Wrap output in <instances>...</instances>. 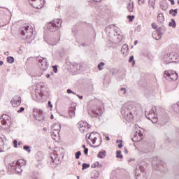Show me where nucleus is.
I'll return each mask as SVG.
<instances>
[{
	"label": "nucleus",
	"instance_id": "1",
	"mask_svg": "<svg viewBox=\"0 0 179 179\" xmlns=\"http://www.w3.org/2000/svg\"><path fill=\"white\" fill-rule=\"evenodd\" d=\"M137 108L133 102L125 103L121 109V114L126 121H132L134 120V113H136Z\"/></svg>",
	"mask_w": 179,
	"mask_h": 179
},
{
	"label": "nucleus",
	"instance_id": "2",
	"mask_svg": "<svg viewBox=\"0 0 179 179\" xmlns=\"http://www.w3.org/2000/svg\"><path fill=\"white\" fill-rule=\"evenodd\" d=\"M106 34L112 38V40H115L117 43H120L122 41V33H119L117 31V27L115 25H109L106 27Z\"/></svg>",
	"mask_w": 179,
	"mask_h": 179
},
{
	"label": "nucleus",
	"instance_id": "3",
	"mask_svg": "<svg viewBox=\"0 0 179 179\" xmlns=\"http://www.w3.org/2000/svg\"><path fill=\"white\" fill-rule=\"evenodd\" d=\"M152 166L154 170L160 171L161 173H166L167 171V166L163 161L160 160L157 157H154L152 159Z\"/></svg>",
	"mask_w": 179,
	"mask_h": 179
},
{
	"label": "nucleus",
	"instance_id": "4",
	"mask_svg": "<svg viewBox=\"0 0 179 179\" xmlns=\"http://www.w3.org/2000/svg\"><path fill=\"white\" fill-rule=\"evenodd\" d=\"M145 117L150 120L152 124L157 122V117L156 116V106H152L149 110L146 108L145 111Z\"/></svg>",
	"mask_w": 179,
	"mask_h": 179
},
{
	"label": "nucleus",
	"instance_id": "5",
	"mask_svg": "<svg viewBox=\"0 0 179 179\" xmlns=\"http://www.w3.org/2000/svg\"><path fill=\"white\" fill-rule=\"evenodd\" d=\"M20 33L21 36H22L24 40H27V38H30V37L33 36V29L29 25L22 27L20 29Z\"/></svg>",
	"mask_w": 179,
	"mask_h": 179
},
{
	"label": "nucleus",
	"instance_id": "6",
	"mask_svg": "<svg viewBox=\"0 0 179 179\" xmlns=\"http://www.w3.org/2000/svg\"><path fill=\"white\" fill-rule=\"evenodd\" d=\"M61 24H62V20L57 19L47 24L48 30H49V31H57V30H59Z\"/></svg>",
	"mask_w": 179,
	"mask_h": 179
},
{
	"label": "nucleus",
	"instance_id": "7",
	"mask_svg": "<svg viewBox=\"0 0 179 179\" xmlns=\"http://www.w3.org/2000/svg\"><path fill=\"white\" fill-rule=\"evenodd\" d=\"M164 76L168 80H177L178 79V74L173 70H166L164 72Z\"/></svg>",
	"mask_w": 179,
	"mask_h": 179
},
{
	"label": "nucleus",
	"instance_id": "8",
	"mask_svg": "<svg viewBox=\"0 0 179 179\" xmlns=\"http://www.w3.org/2000/svg\"><path fill=\"white\" fill-rule=\"evenodd\" d=\"M61 131V124L56 123L53 124L52 127V133L51 136L54 141L57 139V138H59V132Z\"/></svg>",
	"mask_w": 179,
	"mask_h": 179
},
{
	"label": "nucleus",
	"instance_id": "9",
	"mask_svg": "<svg viewBox=\"0 0 179 179\" xmlns=\"http://www.w3.org/2000/svg\"><path fill=\"white\" fill-rule=\"evenodd\" d=\"M34 117L37 121H41L42 122L45 121V117L44 116V113L43 110L41 109H34Z\"/></svg>",
	"mask_w": 179,
	"mask_h": 179
},
{
	"label": "nucleus",
	"instance_id": "10",
	"mask_svg": "<svg viewBox=\"0 0 179 179\" xmlns=\"http://www.w3.org/2000/svg\"><path fill=\"white\" fill-rule=\"evenodd\" d=\"M37 59H38V62H39L38 65L41 69H42V71H47L49 66L48 61L47 60V58L38 57Z\"/></svg>",
	"mask_w": 179,
	"mask_h": 179
},
{
	"label": "nucleus",
	"instance_id": "11",
	"mask_svg": "<svg viewBox=\"0 0 179 179\" xmlns=\"http://www.w3.org/2000/svg\"><path fill=\"white\" fill-rule=\"evenodd\" d=\"M13 164L14 165H11V166L14 167V169L17 173H22V170L20 169V167L26 164V161L24 159H19L15 162Z\"/></svg>",
	"mask_w": 179,
	"mask_h": 179
},
{
	"label": "nucleus",
	"instance_id": "12",
	"mask_svg": "<svg viewBox=\"0 0 179 179\" xmlns=\"http://www.w3.org/2000/svg\"><path fill=\"white\" fill-rule=\"evenodd\" d=\"M34 3H31V6L36 9H41L44 6L45 0H31Z\"/></svg>",
	"mask_w": 179,
	"mask_h": 179
},
{
	"label": "nucleus",
	"instance_id": "13",
	"mask_svg": "<svg viewBox=\"0 0 179 179\" xmlns=\"http://www.w3.org/2000/svg\"><path fill=\"white\" fill-rule=\"evenodd\" d=\"M78 127L79 128L80 131L83 133V132H86V131H87V129H89V128H90V124H89L86 122L81 121V122H78Z\"/></svg>",
	"mask_w": 179,
	"mask_h": 179
},
{
	"label": "nucleus",
	"instance_id": "14",
	"mask_svg": "<svg viewBox=\"0 0 179 179\" xmlns=\"http://www.w3.org/2000/svg\"><path fill=\"white\" fill-rule=\"evenodd\" d=\"M101 114H103V108H96L92 110L91 117L94 118H98L99 117L101 116Z\"/></svg>",
	"mask_w": 179,
	"mask_h": 179
},
{
	"label": "nucleus",
	"instance_id": "15",
	"mask_svg": "<svg viewBox=\"0 0 179 179\" xmlns=\"http://www.w3.org/2000/svg\"><path fill=\"white\" fill-rule=\"evenodd\" d=\"M34 100L35 101H41V99H43V94H41V90L36 89L35 94L32 96Z\"/></svg>",
	"mask_w": 179,
	"mask_h": 179
},
{
	"label": "nucleus",
	"instance_id": "16",
	"mask_svg": "<svg viewBox=\"0 0 179 179\" xmlns=\"http://www.w3.org/2000/svg\"><path fill=\"white\" fill-rule=\"evenodd\" d=\"M59 152H55L53 154H51L50 159L52 160V163H55L56 164H59Z\"/></svg>",
	"mask_w": 179,
	"mask_h": 179
},
{
	"label": "nucleus",
	"instance_id": "17",
	"mask_svg": "<svg viewBox=\"0 0 179 179\" xmlns=\"http://www.w3.org/2000/svg\"><path fill=\"white\" fill-rule=\"evenodd\" d=\"M164 62L165 64H171L172 62H174V55H173V54L165 55L164 57Z\"/></svg>",
	"mask_w": 179,
	"mask_h": 179
},
{
	"label": "nucleus",
	"instance_id": "18",
	"mask_svg": "<svg viewBox=\"0 0 179 179\" xmlns=\"http://www.w3.org/2000/svg\"><path fill=\"white\" fill-rule=\"evenodd\" d=\"M1 118V124L3 126V128H8L9 127L8 124V121L10 120V117H9L8 115H3Z\"/></svg>",
	"mask_w": 179,
	"mask_h": 179
},
{
	"label": "nucleus",
	"instance_id": "19",
	"mask_svg": "<svg viewBox=\"0 0 179 179\" xmlns=\"http://www.w3.org/2000/svg\"><path fill=\"white\" fill-rule=\"evenodd\" d=\"M20 103L22 102L20 101V96H14L10 101L13 107H17L18 106H20Z\"/></svg>",
	"mask_w": 179,
	"mask_h": 179
},
{
	"label": "nucleus",
	"instance_id": "20",
	"mask_svg": "<svg viewBox=\"0 0 179 179\" xmlns=\"http://www.w3.org/2000/svg\"><path fill=\"white\" fill-rule=\"evenodd\" d=\"M159 120L161 121L162 125H166L169 122V115L166 113L161 114L159 116Z\"/></svg>",
	"mask_w": 179,
	"mask_h": 179
},
{
	"label": "nucleus",
	"instance_id": "21",
	"mask_svg": "<svg viewBox=\"0 0 179 179\" xmlns=\"http://www.w3.org/2000/svg\"><path fill=\"white\" fill-rule=\"evenodd\" d=\"M97 136H99V133L97 132H92L88 136V139L92 141L93 145L96 143V141H97Z\"/></svg>",
	"mask_w": 179,
	"mask_h": 179
},
{
	"label": "nucleus",
	"instance_id": "22",
	"mask_svg": "<svg viewBox=\"0 0 179 179\" xmlns=\"http://www.w3.org/2000/svg\"><path fill=\"white\" fill-rule=\"evenodd\" d=\"M142 136H143V134L141 131L138 130V131H136V134L134 136V138H132L133 142H139L140 141H142Z\"/></svg>",
	"mask_w": 179,
	"mask_h": 179
},
{
	"label": "nucleus",
	"instance_id": "23",
	"mask_svg": "<svg viewBox=\"0 0 179 179\" xmlns=\"http://www.w3.org/2000/svg\"><path fill=\"white\" fill-rule=\"evenodd\" d=\"M134 2L132 0H127V8L129 12H134Z\"/></svg>",
	"mask_w": 179,
	"mask_h": 179
},
{
	"label": "nucleus",
	"instance_id": "24",
	"mask_svg": "<svg viewBox=\"0 0 179 179\" xmlns=\"http://www.w3.org/2000/svg\"><path fill=\"white\" fill-rule=\"evenodd\" d=\"M129 48H128V45L124 44L122 46L121 48V52L123 54L124 56L128 55V51Z\"/></svg>",
	"mask_w": 179,
	"mask_h": 179
},
{
	"label": "nucleus",
	"instance_id": "25",
	"mask_svg": "<svg viewBox=\"0 0 179 179\" xmlns=\"http://www.w3.org/2000/svg\"><path fill=\"white\" fill-rule=\"evenodd\" d=\"M147 166H148V164L145 162H141L138 164V169H140L141 173H143V171H145Z\"/></svg>",
	"mask_w": 179,
	"mask_h": 179
},
{
	"label": "nucleus",
	"instance_id": "26",
	"mask_svg": "<svg viewBox=\"0 0 179 179\" xmlns=\"http://www.w3.org/2000/svg\"><path fill=\"white\" fill-rule=\"evenodd\" d=\"M76 110V107L71 108L69 110V115L70 118H73L75 117V111Z\"/></svg>",
	"mask_w": 179,
	"mask_h": 179
},
{
	"label": "nucleus",
	"instance_id": "27",
	"mask_svg": "<svg viewBox=\"0 0 179 179\" xmlns=\"http://www.w3.org/2000/svg\"><path fill=\"white\" fill-rule=\"evenodd\" d=\"M136 179H148V175L143 172H141L137 175Z\"/></svg>",
	"mask_w": 179,
	"mask_h": 179
},
{
	"label": "nucleus",
	"instance_id": "28",
	"mask_svg": "<svg viewBox=\"0 0 179 179\" xmlns=\"http://www.w3.org/2000/svg\"><path fill=\"white\" fill-rule=\"evenodd\" d=\"M157 22L159 23H163L164 22V15L162 13H160L157 17Z\"/></svg>",
	"mask_w": 179,
	"mask_h": 179
},
{
	"label": "nucleus",
	"instance_id": "29",
	"mask_svg": "<svg viewBox=\"0 0 179 179\" xmlns=\"http://www.w3.org/2000/svg\"><path fill=\"white\" fill-rule=\"evenodd\" d=\"M5 149V143H3V139L0 137V152H3Z\"/></svg>",
	"mask_w": 179,
	"mask_h": 179
},
{
	"label": "nucleus",
	"instance_id": "30",
	"mask_svg": "<svg viewBox=\"0 0 179 179\" xmlns=\"http://www.w3.org/2000/svg\"><path fill=\"white\" fill-rule=\"evenodd\" d=\"M106 152L105 150L101 151L97 154V157L99 159H104L106 157Z\"/></svg>",
	"mask_w": 179,
	"mask_h": 179
},
{
	"label": "nucleus",
	"instance_id": "31",
	"mask_svg": "<svg viewBox=\"0 0 179 179\" xmlns=\"http://www.w3.org/2000/svg\"><path fill=\"white\" fill-rule=\"evenodd\" d=\"M178 14V9H171L169 10V15H172V16H177Z\"/></svg>",
	"mask_w": 179,
	"mask_h": 179
},
{
	"label": "nucleus",
	"instance_id": "32",
	"mask_svg": "<svg viewBox=\"0 0 179 179\" xmlns=\"http://www.w3.org/2000/svg\"><path fill=\"white\" fill-rule=\"evenodd\" d=\"M155 5H156V0H148V6L155 9Z\"/></svg>",
	"mask_w": 179,
	"mask_h": 179
},
{
	"label": "nucleus",
	"instance_id": "33",
	"mask_svg": "<svg viewBox=\"0 0 179 179\" xmlns=\"http://www.w3.org/2000/svg\"><path fill=\"white\" fill-rule=\"evenodd\" d=\"M152 37L155 38V40H161L162 36L159 35L157 32L152 33Z\"/></svg>",
	"mask_w": 179,
	"mask_h": 179
},
{
	"label": "nucleus",
	"instance_id": "34",
	"mask_svg": "<svg viewBox=\"0 0 179 179\" xmlns=\"http://www.w3.org/2000/svg\"><path fill=\"white\" fill-rule=\"evenodd\" d=\"M157 34H159V36H162V34H163V33H164V28L163 27H159L157 29Z\"/></svg>",
	"mask_w": 179,
	"mask_h": 179
},
{
	"label": "nucleus",
	"instance_id": "35",
	"mask_svg": "<svg viewBox=\"0 0 179 179\" xmlns=\"http://www.w3.org/2000/svg\"><path fill=\"white\" fill-rule=\"evenodd\" d=\"M169 26H170L171 27H173V29H176V24L174 19L171 20V22H169Z\"/></svg>",
	"mask_w": 179,
	"mask_h": 179
},
{
	"label": "nucleus",
	"instance_id": "36",
	"mask_svg": "<svg viewBox=\"0 0 179 179\" xmlns=\"http://www.w3.org/2000/svg\"><path fill=\"white\" fill-rule=\"evenodd\" d=\"M7 62H8V64H13V62H15V58H13L12 56L8 57Z\"/></svg>",
	"mask_w": 179,
	"mask_h": 179
},
{
	"label": "nucleus",
	"instance_id": "37",
	"mask_svg": "<svg viewBox=\"0 0 179 179\" xmlns=\"http://www.w3.org/2000/svg\"><path fill=\"white\" fill-rule=\"evenodd\" d=\"M110 73H111V75H117V73H118V69H112L110 70Z\"/></svg>",
	"mask_w": 179,
	"mask_h": 179
},
{
	"label": "nucleus",
	"instance_id": "38",
	"mask_svg": "<svg viewBox=\"0 0 179 179\" xmlns=\"http://www.w3.org/2000/svg\"><path fill=\"white\" fill-rule=\"evenodd\" d=\"M173 107L176 113H178V114H179V101L176 104H175Z\"/></svg>",
	"mask_w": 179,
	"mask_h": 179
},
{
	"label": "nucleus",
	"instance_id": "39",
	"mask_svg": "<svg viewBox=\"0 0 179 179\" xmlns=\"http://www.w3.org/2000/svg\"><path fill=\"white\" fill-rule=\"evenodd\" d=\"M89 167H90V164L83 163L82 170H86V169H89Z\"/></svg>",
	"mask_w": 179,
	"mask_h": 179
},
{
	"label": "nucleus",
	"instance_id": "40",
	"mask_svg": "<svg viewBox=\"0 0 179 179\" xmlns=\"http://www.w3.org/2000/svg\"><path fill=\"white\" fill-rule=\"evenodd\" d=\"M120 93H122V94L125 96V94H127V88L125 87L120 88Z\"/></svg>",
	"mask_w": 179,
	"mask_h": 179
},
{
	"label": "nucleus",
	"instance_id": "41",
	"mask_svg": "<svg viewBox=\"0 0 179 179\" xmlns=\"http://www.w3.org/2000/svg\"><path fill=\"white\" fill-rule=\"evenodd\" d=\"M116 157H117L118 159H122V155H121L120 150H117L116 152Z\"/></svg>",
	"mask_w": 179,
	"mask_h": 179
},
{
	"label": "nucleus",
	"instance_id": "42",
	"mask_svg": "<svg viewBox=\"0 0 179 179\" xmlns=\"http://www.w3.org/2000/svg\"><path fill=\"white\" fill-rule=\"evenodd\" d=\"M24 150H27V152H28V153H30V152H31V150L30 149V146L29 145H24L23 147Z\"/></svg>",
	"mask_w": 179,
	"mask_h": 179
},
{
	"label": "nucleus",
	"instance_id": "43",
	"mask_svg": "<svg viewBox=\"0 0 179 179\" xmlns=\"http://www.w3.org/2000/svg\"><path fill=\"white\" fill-rule=\"evenodd\" d=\"M116 143H119L117 147L121 149L122 148V140H117Z\"/></svg>",
	"mask_w": 179,
	"mask_h": 179
},
{
	"label": "nucleus",
	"instance_id": "44",
	"mask_svg": "<svg viewBox=\"0 0 179 179\" xmlns=\"http://www.w3.org/2000/svg\"><path fill=\"white\" fill-rule=\"evenodd\" d=\"M104 62H101L99 65H98V69H99V71H103V66H104Z\"/></svg>",
	"mask_w": 179,
	"mask_h": 179
},
{
	"label": "nucleus",
	"instance_id": "45",
	"mask_svg": "<svg viewBox=\"0 0 179 179\" xmlns=\"http://www.w3.org/2000/svg\"><path fill=\"white\" fill-rule=\"evenodd\" d=\"M82 155V152L80 151H78L75 153L76 159H79Z\"/></svg>",
	"mask_w": 179,
	"mask_h": 179
},
{
	"label": "nucleus",
	"instance_id": "46",
	"mask_svg": "<svg viewBox=\"0 0 179 179\" xmlns=\"http://www.w3.org/2000/svg\"><path fill=\"white\" fill-rule=\"evenodd\" d=\"M52 68L53 69V72H55V73H57V72H58V66H52Z\"/></svg>",
	"mask_w": 179,
	"mask_h": 179
},
{
	"label": "nucleus",
	"instance_id": "47",
	"mask_svg": "<svg viewBox=\"0 0 179 179\" xmlns=\"http://www.w3.org/2000/svg\"><path fill=\"white\" fill-rule=\"evenodd\" d=\"M129 62H133L134 65H135V61L134 60V56H130Z\"/></svg>",
	"mask_w": 179,
	"mask_h": 179
},
{
	"label": "nucleus",
	"instance_id": "48",
	"mask_svg": "<svg viewBox=\"0 0 179 179\" xmlns=\"http://www.w3.org/2000/svg\"><path fill=\"white\" fill-rule=\"evenodd\" d=\"M127 17H128L129 22H132V20H134V19H135L134 15H129Z\"/></svg>",
	"mask_w": 179,
	"mask_h": 179
},
{
	"label": "nucleus",
	"instance_id": "49",
	"mask_svg": "<svg viewBox=\"0 0 179 179\" xmlns=\"http://www.w3.org/2000/svg\"><path fill=\"white\" fill-rule=\"evenodd\" d=\"M67 93H69V94H71V93H72V94L76 95V92L72 91L71 89L67 90Z\"/></svg>",
	"mask_w": 179,
	"mask_h": 179
},
{
	"label": "nucleus",
	"instance_id": "50",
	"mask_svg": "<svg viewBox=\"0 0 179 179\" xmlns=\"http://www.w3.org/2000/svg\"><path fill=\"white\" fill-rule=\"evenodd\" d=\"M160 7L162 10H167V5H161Z\"/></svg>",
	"mask_w": 179,
	"mask_h": 179
},
{
	"label": "nucleus",
	"instance_id": "51",
	"mask_svg": "<svg viewBox=\"0 0 179 179\" xmlns=\"http://www.w3.org/2000/svg\"><path fill=\"white\" fill-rule=\"evenodd\" d=\"M96 168V167H99V166H100V167H101V165H100V164L99 163V162H94V165H92V167Z\"/></svg>",
	"mask_w": 179,
	"mask_h": 179
},
{
	"label": "nucleus",
	"instance_id": "52",
	"mask_svg": "<svg viewBox=\"0 0 179 179\" xmlns=\"http://www.w3.org/2000/svg\"><path fill=\"white\" fill-rule=\"evenodd\" d=\"M146 0H138V5H143Z\"/></svg>",
	"mask_w": 179,
	"mask_h": 179
},
{
	"label": "nucleus",
	"instance_id": "53",
	"mask_svg": "<svg viewBox=\"0 0 179 179\" xmlns=\"http://www.w3.org/2000/svg\"><path fill=\"white\" fill-rule=\"evenodd\" d=\"M14 148H17V140L13 141Z\"/></svg>",
	"mask_w": 179,
	"mask_h": 179
},
{
	"label": "nucleus",
	"instance_id": "54",
	"mask_svg": "<svg viewBox=\"0 0 179 179\" xmlns=\"http://www.w3.org/2000/svg\"><path fill=\"white\" fill-rule=\"evenodd\" d=\"M23 111H24V107H21V108H20V109L17 110V113H23Z\"/></svg>",
	"mask_w": 179,
	"mask_h": 179
},
{
	"label": "nucleus",
	"instance_id": "55",
	"mask_svg": "<svg viewBox=\"0 0 179 179\" xmlns=\"http://www.w3.org/2000/svg\"><path fill=\"white\" fill-rule=\"evenodd\" d=\"M151 26L152 29H157V26H156V23H152Z\"/></svg>",
	"mask_w": 179,
	"mask_h": 179
},
{
	"label": "nucleus",
	"instance_id": "56",
	"mask_svg": "<svg viewBox=\"0 0 179 179\" xmlns=\"http://www.w3.org/2000/svg\"><path fill=\"white\" fill-rule=\"evenodd\" d=\"M48 107H50V108H52V104H51V102L50 101H48Z\"/></svg>",
	"mask_w": 179,
	"mask_h": 179
},
{
	"label": "nucleus",
	"instance_id": "57",
	"mask_svg": "<svg viewBox=\"0 0 179 179\" xmlns=\"http://www.w3.org/2000/svg\"><path fill=\"white\" fill-rule=\"evenodd\" d=\"M88 152H89V149H88V148L84 149V153H85V155H87Z\"/></svg>",
	"mask_w": 179,
	"mask_h": 179
},
{
	"label": "nucleus",
	"instance_id": "58",
	"mask_svg": "<svg viewBox=\"0 0 179 179\" xmlns=\"http://www.w3.org/2000/svg\"><path fill=\"white\" fill-rule=\"evenodd\" d=\"M76 96L80 99V100H82L83 99V96H80L79 94H76Z\"/></svg>",
	"mask_w": 179,
	"mask_h": 179
},
{
	"label": "nucleus",
	"instance_id": "59",
	"mask_svg": "<svg viewBox=\"0 0 179 179\" xmlns=\"http://www.w3.org/2000/svg\"><path fill=\"white\" fill-rule=\"evenodd\" d=\"M171 2V5H174L175 2L174 0H169Z\"/></svg>",
	"mask_w": 179,
	"mask_h": 179
},
{
	"label": "nucleus",
	"instance_id": "60",
	"mask_svg": "<svg viewBox=\"0 0 179 179\" xmlns=\"http://www.w3.org/2000/svg\"><path fill=\"white\" fill-rule=\"evenodd\" d=\"M124 153L128 155V150L126 148H124Z\"/></svg>",
	"mask_w": 179,
	"mask_h": 179
},
{
	"label": "nucleus",
	"instance_id": "61",
	"mask_svg": "<svg viewBox=\"0 0 179 179\" xmlns=\"http://www.w3.org/2000/svg\"><path fill=\"white\" fill-rule=\"evenodd\" d=\"M0 65H1V66H2V65H3V62L0 61Z\"/></svg>",
	"mask_w": 179,
	"mask_h": 179
},
{
	"label": "nucleus",
	"instance_id": "62",
	"mask_svg": "<svg viewBox=\"0 0 179 179\" xmlns=\"http://www.w3.org/2000/svg\"><path fill=\"white\" fill-rule=\"evenodd\" d=\"M106 141H110V137L106 136Z\"/></svg>",
	"mask_w": 179,
	"mask_h": 179
},
{
	"label": "nucleus",
	"instance_id": "63",
	"mask_svg": "<svg viewBox=\"0 0 179 179\" xmlns=\"http://www.w3.org/2000/svg\"><path fill=\"white\" fill-rule=\"evenodd\" d=\"M4 55H9V52H6L4 53Z\"/></svg>",
	"mask_w": 179,
	"mask_h": 179
},
{
	"label": "nucleus",
	"instance_id": "64",
	"mask_svg": "<svg viewBox=\"0 0 179 179\" xmlns=\"http://www.w3.org/2000/svg\"><path fill=\"white\" fill-rule=\"evenodd\" d=\"M45 76H46V78H50V74H46Z\"/></svg>",
	"mask_w": 179,
	"mask_h": 179
}]
</instances>
